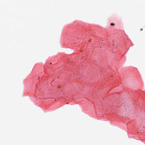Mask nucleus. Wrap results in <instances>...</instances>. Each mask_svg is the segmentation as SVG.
<instances>
[{"instance_id": "nucleus-1", "label": "nucleus", "mask_w": 145, "mask_h": 145, "mask_svg": "<svg viewBox=\"0 0 145 145\" xmlns=\"http://www.w3.org/2000/svg\"><path fill=\"white\" fill-rule=\"evenodd\" d=\"M114 25L115 24H113V23H112L111 24V25H112V26Z\"/></svg>"}, {"instance_id": "nucleus-2", "label": "nucleus", "mask_w": 145, "mask_h": 145, "mask_svg": "<svg viewBox=\"0 0 145 145\" xmlns=\"http://www.w3.org/2000/svg\"><path fill=\"white\" fill-rule=\"evenodd\" d=\"M140 30L141 31H142V29H141Z\"/></svg>"}]
</instances>
